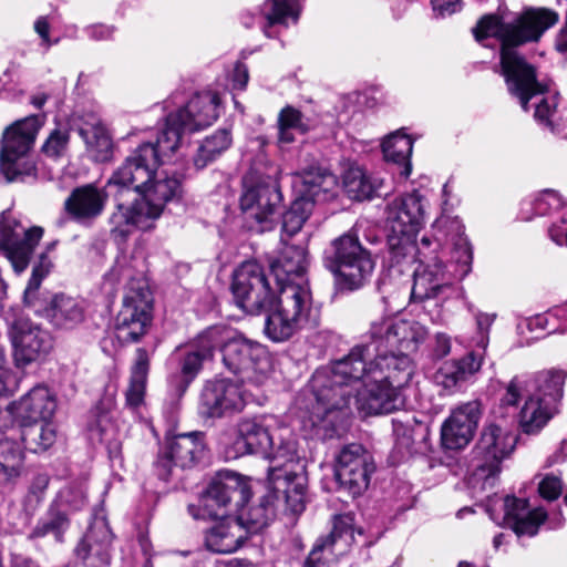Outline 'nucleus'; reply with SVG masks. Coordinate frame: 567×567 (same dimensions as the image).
Returning a JSON list of instances; mask_svg holds the SVG:
<instances>
[{"instance_id":"a18cd8bd","label":"nucleus","mask_w":567,"mask_h":567,"mask_svg":"<svg viewBox=\"0 0 567 567\" xmlns=\"http://www.w3.org/2000/svg\"><path fill=\"white\" fill-rule=\"evenodd\" d=\"M234 330L225 324L210 326L200 331L192 341L196 348L209 360L216 349H220L231 338Z\"/></svg>"},{"instance_id":"aec40b11","label":"nucleus","mask_w":567,"mask_h":567,"mask_svg":"<svg viewBox=\"0 0 567 567\" xmlns=\"http://www.w3.org/2000/svg\"><path fill=\"white\" fill-rule=\"evenodd\" d=\"M112 532L104 519H95L74 549L84 567H106L111 563Z\"/></svg>"},{"instance_id":"7ed1b4c3","label":"nucleus","mask_w":567,"mask_h":567,"mask_svg":"<svg viewBox=\"0 0 567 567\" xmlns=\"http://www.w3.org/2000/svg\"><path fill=\"white\" fill-rule=\"evenodd\" d=\"M558 19V13L551 9L528 7L509 21H503L496 14H486L473 28V34L478 42L489 37L499 40L502 74L509 93L518 99L524 111L529 110V103L533 101L535 120L551 131L558 96L550 94L546 85L537 80L534 65L515 48L539 41Z\"/></svg>"},{"instance_id":"c85d7f7f","label":"nucleus","mask_w":567,"mask_h":567,"mask_svg":"<svg viewBox=\"0 0 567 567\" xmlns=\"http://www.w3.org/2000/svg\"><path fill=\"white\" fill-rule=\"evenodd\" d=\"M55 408V400L49 389L42 385L34 386L14 403L16 414L23 426L49 421Z\"/></svg>"},{"instance_id":"473e14b6","label":"nucleus","mask_w":567,"mask_h":567,"mask_svg":"<svg viewBox=\"0 0 567 567\" xmlns=\"http://www.w3.org/2000/svg\"><path fill=\"white\" fill-rule=\"evenodd\" d=\"M295 186L299 192L298 197L311 199L315 202L324 200L328 194L337 186V179L328 169L321 167H311L297 176Z\"/></svg>"},{"instance_id":"423d86ee","label":"nucleus","mask_w":567,"mask_h":567,"mask_svg":"<svg viewBox=\"0 0 567 567\" xmlns=\"http://www.w3.org/2000/svg\"><path fill=\"white\" fill-rule=\"evenodd\" d=\"M110 278L127 281L122 308L115 319L117 339L122 342H136L146 333L152 321V293L145 280L134 278L125 258L116 261Z\"/></svg>"},{"instance_id":"338daca9","label":"nucleus","mask_w":567,"mask_h":567,"mask_svg":"<svg viewBox=\"0 0 567 567\" xmlns=\"http://www.w3.org/2000/svg\"><path fill=\"white\" fill-rule=\"evenodd\" d=\"M89 37L93 40H109L114 33V28L105 24H94L86 29Z\"/></svg>"},{"instance_id":"f8f14e48","label":"nucleus","mask_w":567,"mask_h":567,"mask_svg":"<svg viewBox=\"0 0 567 567\" xmlns=\"http://www.w3.org/2000/svg\"><path fill=\"white\" fill-rule=\"evenodd\" d=\"M515 445L516 435L509 429L495 422L487 423L472 451L475 468L486 476L495 475Z\"/></svg>"},{"instance_id":"4d7b16f0","label":"nucleus","mask_w":567,"mask_h":567,"mask_svg":"<svg viewBox=\"0 0 567 567\" xmlns=\"http://www.w3.org/2000/svg\"><path fill=\"white\" fill-rule=\"evenodd\" d=\"M85 503L86 495L83 484L71 483L60 489L52 504L68 513V511L81 509Z\"/></svg>"},{"instance_id":"393cba45","label":"nucleus","mask_w":567,"mask_h":567,"mask_svg":"<svg viewBox=\"0 0 567 567\" xmlns=\"http://www.w3.org/2000/svg\"><path fill=\"white\" fill-rule=\"evenodd\" d=\"M546 518L547 513L544 508L528 511L526 499L514 496H506L504 499V519L518 537L535 536Z\"/></svg>"},{"instance_id":"a211bd4d","label":"nucleus","mask_w":567,"mask_h":567,"mask_svg":"<svg viewBox=\"0 0 567 567\" xmlns=\"http://www.w3.org/2000/svg\"><path fill=\"white\" fill-rule=\"evenodd\" d=\"M353 539V517L350 514L336 516L330 534L316 542L302 567H328L349 549Z\"/></svg>"},{"instance_id":"e2e57ef3","label":"nucleus","mask_w":567,"mask_h":567,"mask_svg":"<svg viewBox=\"0 0 567 567\" xmlns=\"http://www.w3.org/2000/svg\"><path fill=\"white\" fill-rule=\"evenodd\" d=\"M48 272L49 270L42 264L33 268L31 278L29 279L28 286L23 295V300L25 305H33L35 292L38 291L42 279L47 276Z\"/></svg>"},{"instance_id":"a878e982","label":"nucleus","mask_w":567,"mask_h":567,"mask_svg":"<svg viewBox=\"0 0 567 567\" xmlns=\"http://www.w3.org/2000/svg\"><path fill=\"white\" fill-rule=\"evenodd\" d=\"M272 427L260 417H245L236 425L237 436L233 445V457L246 454H258L267 451L269 432Z\"/></svg>"},{"instance_id":"72a5a7b5","label":"nucleus","mask_w":567,"mask_h":567,"mask_svg":"<svg viewBox=\"0 0 567 567\" xmlns=\"http://www.w3.org/2000/svg\"><path fill=\"white\" fill-rule=\"evenodd\" d=\"M79 134L83 138L86 151L95 162H106L112 155V138L95 116H90L79 127Z\"/></svg>"},{"instance_id":"412c9836","label":"nucleus","mask_w":567,"mask_h":567,"mask_svg":"<svg viewBox=\"0 0 567 567\" xmlns=\"http://www.w3.org/2000/svg\"><path fill=\"white\" fill-rule=\"evenodd\" d=\"M183 193L182 181L167 174H154L152 181L138 193L142 209H145L151 219L158 218L168 202L177 200Z\"/></svg>"},{"instance_id":"0eeeda50","label":"nucleus","mask_w":567,"mask_h":567,"mask_svg":"<svg viewBox=\"0 0 567 567\" xmlns=\"http://www.w3.org/2000/svg\"><path fill=\"white\" fill-rule=\"evenodd\" d=\"M324 262L334 277L336 286L342 291L362 288L370 280L375 267L371 251L362 246L353 230L331 241Z\"/></svg>"},{"instance_id":"39448f33","label":"nucleus","mask_w":567,"mask_h":567,"mask_svg":"<svg viewBox=\"0 0 567 567\" xmlns=\"http://www.w3.org/2000/svg\"><path fill=\"white\" fill-rule=\"evenodd\" d=\"M278 287L277 298L275 299L272 295L271 306L266 310L265 333L270 340L282 342L307 326L312 296L307 278L278 285Z\"/></svg>"},{"instance_id":"cd10ccee","label":"nucleus","mask_w":567,"mask_h":567,"mask_svg":"<svg viewBox=\"0 0 567 567\" xmlns=\"http://www.w3.org/2000/svg\"><path fill=\"white\" fill-rule=\"evenodd\" d=\"M219 96L214 92H203L189 100L176 113H183L179 122L187 132H195L212 125L219 116Z\"/></svg>"},{"instance_id":"13d9d810","label":"nucleus","mask_w":567,"mask_h":567,"mask_svg":"<svg viewBox=\"0 0 567 567\" xmlns=\"http://www.w3.org/2000/svg\"><path fill=\"white\" fill-rule=\"evenodd\" d=\"M69 142V132L66 130L55 128L50 133L42 145V152L49 157L59 158L66 153Z\"/></svg>"},{"instance_id":"6ab92c4d","label":"nucleus","mask_w":567,"mask_h":567,"mask_svg":"<svg viewBox=\"0 0 567 567\" xmlns=\"http://www.w3.org/2000/svg\"><path fill=\"white\" fill-rule=\"evenodd\" d=\"M157 168L156 153L151 142L143 143L114 172L110 183L132 187L138 194L152 181Z\"/></svg>"},{"instance_id":"bf43d9fd","label":"nucleus","mask_w":567,"mask_h":567,"mask_svg":"<svg viewBox=\"0 0 567 567\" xmlns=\"http://www.w3.org/2000/svg\"><path fill=\"white\" fill-rule=\"evenodd\" d=\"M223 507L215 502L214 498L210 497L206 492L200 496L198 504L188 505V513L195 519H206L214 518L220 515V509Z\"/></svg>"},{"instance_id":"5701e85b","label":"nucleus","mask_w":567,"mask_h":567,"mask_svg":"<svg viewBox=\"0 0 567 567\" xmlns=\"http://www.w3.org/2000/svg\"><path fill=\"white\" fill-rule=\"evenodd\" d=\"M486 346L487 339L483 336L478 343L480 351H472L461 360L445 361L435 372L434 382L445 390L461 386L481 369Z\"/></svg>"},{"instance_id":"58836bf2","label":"nucleus","mask_w":567,"mask_h":567,"mask_svg":"<svg viewBox=\"0 0 567 567\" xmlns=\"http://www.w3.org/2000/svg\"><path fill=\"white\" fill-rule=\"evenodd\" d=\"M152 220L138 199L131 206L118 204L110 216L111 233L121 237L127 236L133 228H147Z\"/></svg>"},{"instance_id":"4be33fe9","label":"nucleus","mask_w":567,"mask_h":567,"mask_svg":"<svg viewBox=\"0 0 567 567\" xmlns=\"http://www.w3.org/2000/svg\"><path fill=\"white\" fill-rule=\"evenodd\" d=\"M109 195L104 188L86 184L74 188L64 202L66 213L79 223H89L104 210Z\"/></svg>"},{"instance_id":"ea45409f","label":"nucleus","mask_w":567,"mask_h":567,"mask_svg":"<svg viewBox=\"0 0 567 567\" xmlns=\"http://www.w3.org/2000/svg\"><path fill=\"white\" fill-rule=\"evenodd\" d=\"M181 117H183V113H171L166 117L165 128L158 135L156 143H151L156 153L157 167L171 161L179 146L182 133L187 132L179 122Z\"/></svg>"},{"instance_id":"2eb2a0df","label":"nucleus","mask_w":567,"mask_h":567,"mask_svg":"<svg viewBox=\"0 0 567 567\" xmlns=\"http://www.w3.org/2000/svg\"><path fill=\"white\" fill-rule=\"evenodd\" d=\"M282 195L275 179L269 178L247 187L240 197L246 220L258 225V230L270 228L280 212Z\"/></svg>"},{"instance_id":"0e129e2a","label":"nucleus","mask_w":567,"mask_h":567,"mask_svg":"<svg viewBox=\"0 0 567 567\" xmlns=\"http://www.w3.org/2000/svg\"><path fill=\"white\" fill-rule=\"evenodd\" d=\"M154 466L156 474L161 480L166 481L169 477L172 468L175 466V464L173 457L167 455L166 446H164V449L159 452Z\"/></svg>"},{"instance_id":"69168bd1","label":"nucleus","mask_w":567,"mask_h":567,"mask_svg":"<svg viewBox=\"0 0 567 567\" xmlns=\"http://www.w3.org/2000/svg\"><path fill=\"white\" fill-rule=\"evenodd\" d=\"M248 79L249 75L247 66L241 62H237L231 76L233 87L236 90H244L248 83Z\"/></svg>"},{"instance_id":"79ce46f5","label":"nucleus","mask_w":567,"mask_h":567,"mask_svg":"<svg viewBox=\"0 0 567 567\" xmlns=\"http://www.w3.org/2000/svg\"><path fill=\"white\" fill-rule=\"evenodd\" d=\"M412 148V140L400 131L388 136L382 143V151L385 161L402 165L403 167L400 175L405 178L411 174L410 157Z\"/></svg>"},{"instance_id":"f704fd0d","label":"nucleus","mask_w":567,"mask_h":567,"mask_svg":"<svg viewBox=\"0 0 567 567\" xmlns=\"http://www.w3.org/2000/svg\"><path fill=\"white\" fill-rule=\"evenodd\" d=\"M167 455L173 457L175 466L189 468L204 453L202 433L192 432L175 435L166 441Z\"/></svg>"},{"instance_id":"20e7f679","label":"nucleus","mask_w":567,"mask_h":567,"mask_svg":"<svg viewBox=\"0 0 567 567\" xmlns=\"http://www.w3.org/2000/svg\"><path fill=\"white\" fill-rule=\"evenodd\" d=\"M268 445L267 451L260 453L272 464L268 468V482L275 491L284 492L285 502L293 513L303 512L306 476L295 471L299 460L295 434L288 426H275L269 432Z\"/></svg>"},{"instance_id":"774afa93","label":"nucleus","mask_w":567,"mask_h":567,"mask_svg":"<svg viewBox=\"0 0 567 567\" xmlns=\"http://www.w3.org/2000/svg\"><path fill=\"white\" fill-rule=\"evenodd\" d=\"M434 353L437 358H444L451 352V338L445 333H436Z\"/></svg>"},{"instance_id":"7c9ffc66","label":"nucleus","mask_w":567,"mask_h":567,"mask_svg":"<svg viewBox=\"0 0 567 567\" xmlns=\"http://www.w3.org/2000/svg\"><path fill=\"white\" fill-rule=\"evenodd\" d=\"M206 493L221 507H225L233 499H236L237 503H245L251 494L247 480L230 471L220 472L212 481Z\"/></svg>"},{"instance_id":"e433bc0d","label":"nucleus","mask_w":567,"mask_h":567,"mask_svg":"<svg viewBox=\"0 0 567 567\" xmlns=\"http://www.w3.org/2000/svg\"><path fill=\"white\" fill-rule=\"evenodd\" d=\"M523 395H526V401L519 412V426L526 434H536L554 416L557 408L537 395L530 393H523Z\"/></svg>"},{"instance_id":"8fccbe9b","label":"nucleus","mask_w":567,"mask_h":567,"mask_svg":"<svg viewBox=\"0 0 567 567\" xmlns=\"http://www.w3.org/2000/svg\"><path fill=\"white\" fill-rule=\"evenodd\" d=\"M278 143L280 145L290 144L295 141L293 131L301 134L308 131L303 114L293 106L284 107L278 115Z\"/></svg>"},{"instance_id":"a19ab883","label":"nucleus","mask_w":567,"mask_h":567,"mask_svg":"<svg viewBox=\"0 0 567 567\" xmlns=\"http://www.w3.org/2000/svg\"><path fill=\"white\" fill-rule=\"evenodd\" d=\"M51 321L61 328H72L84 319L83 302L65 295H58L49 309Z\"/></svg>"},{"instance_id":"c9c22d12","label":"nucleus","mask_w":567,"mask_h":567,"mask_svg":"<svg viewBox=\"0 0 567 567\" xmlns=\"http://www.w3.org/2000/svg\"><path fill=\"white\" fill-rule=\"evenodd\" d=\"M24 471V452L10 439L0 440V488H12Z\"/></svg>"},{"instance_id":"6e6552de","label":"nucleus","mask_w":567,"mask_h":567,"mask_svg":"<svg viewBox=\"0 0 567 567\" xmlns=\"http://www.w3.org/2000/svg\"><path fill=\"white\" fill-rule=\"evenodd\" d=\"M223 363L243 382L256 385L264 383L271 370L266 348L256 341L236 334L235 331L223 347Z\"/></svg>"},{"instance_id":"603ef678","label":"nucleus","mask_w":567,"mask_h":567,"mask_svg":"<svg viewBox=\"0 0 567 567\" xmlns=\"http://www.w3.org/2000/svg\"><path fill=\"white\" fill-rule=\"evenodd\" d=\"M396 446L410 451L417 435H423L425 426L415 416L405 414L392 420Z\"/></svg>"},{"instance_id":"6e6d98bb","label":"nucleus","mask_w":567,"mask_h":567,"mask_svg":"<svg viewBox=\"0 0 567 567\" xmlns=\"http://www.w3.org/2000/svg\"><path fill=\"white\" fill-rule=\"evenodd\" d=\"M50 484V476L47 473H35L29 482L28 491L23 497L22 505L25 512L34 513L42 504Z\"/></svg>"},{"instance_id":"c756f323","label":"nucleus","mask_w":567,"mask_h":567,"mask_svg":"<svg viewBox=\"0 0 567 567\" xmlns=\"http://www.w3.org/2000/svg\"><path fill=\"white\" fill-rule=\"evenodd\" d=\"M280 503H282L288 511L295 514L286 504L284 492L275 491L272 485L268 482V492L260 498L259 503L250 506L246 511H241L240 515L235 518L245 527L247 536L249 534H256L265 528L275 517Z\"/></svg>"},{"instance_id":"052dcab7","label":"nucleus","mask_w":567,"mask_h":567,"mask_svg":"<svg viewBox=\"0 0 567 567\" xmlns=\"http://www.w3.org/2000/svg\"><path fill=\"white\" fill-rule=\"evenodd\" d=\"M561 205L558 193L551 189L543 190L534 200V209L537 215H546Z\"/></svg>"},{"instance_id":"680f3d73","label":"nucleus","mask_w":567,"mask_h":567,"mask_svg":"<svg viewBox=\"0 0 567 567\" xmlns=\"http://www.w3.org/2000/svg\"><path fill=\"white\" fill-rule=\"evenodd\" d=\"M539 495L547 501L557 499L563 492V483L559 477L548 474L538 484Z\"/></svg>"},{"instance_id":"864d4df0","label":"nucleus","mask_w":567,"mask_h":567,"mask_svg":"<svg viewBox=\"0 0 567 567\" xmlns=\"http://www.w3.org/2000/svg\"><path fill=\"white\" fill-rule=\"evenodd\" d=\"M312 209L311 199L297 197L282 216V231L290 237L297 234L311 215Z\"/></svg>"},{"instance_id":"9d476101","label":"nucleus","mask_w":567,"mask_h":567,"mask_svg":"<svg viewBox=\"0 0 567 567\" xmlns=\"http://www.w3.org/2000/svg\"><path fill=\"white\" fill-rule=\"evenodd\" d=\"M231 291L236 305L248 313L266 311L272 302L266 272L256 261H245L234 271Z\"/></svg>"},{"instance_id":"ddd939ff","label":"nucleus","mask_w":567,"mask_h":567,"mask_svg":"<svg viewBox=\"0 0 567 567\" xmlns=\"http://www.w3.org/2000/svg\"><path fill=\"white\" fill-rule=\"evenodd\" d=\"M6 320L10 328L9 333L18 365H27L51 350L50 333L32 323L28 318L9 311L6 313Z\"/></svg>"},{"instance_id":"49530a36","label":"nucleus","mask_w":567,"mask_h":567,"mask_svg":"<svg viewBox=\"0 0 567 567\" xmlns=\"http://www.w3.org/2000/svg\"><path fill=\"white\" fill-rule=\"evenodd\" d=\"M300 10V0H268L265 4V18L267 24L264 28V33L268 38H272L270 28L275 24H286L288 18L293 21L298 20Z\"/></svg>"},{"instance_id":"dca6fc26","label":"nucleus","mask_w":567,"mask_h":567,"mask_svg":"<svg viewBox=\"0 0 567 567\" xmlns=\"http://www.w3.org/2000/svg\"><path fill=\"white\" fill-rule=\"evenodd\" d=\"M246 404L240 385L228 379L207 381L200 392L198 412L205 419L239 413Z\"/></svg>"},{"instance_id":"1a4fd4ad","label":"nucleus","mask_w":567,"mask_h":567,"mask_svg":"<svg viewBox=\"0 0 567 567\" xmlns=\"http://www.w3.org/2000/svg\"><path fill=\"white\" fill-rule=\"evenodd\" d=\"M374 471L373 456L362 444H347L336 455V481L340 489L353 498L367 491Z\"/></svg>"},{"instance_id":"4468645a","label":"nucleus","mask_w":567,"mask_h":567,"mask_svg":"<svg viewBox=\"0 0 567 567\" xmlns=\"http://www.w3.org/2000/svg\"><path fill=\"white\" fill-rule=\"evenodd\" d=\"M564 381V372L554 370L542 371L533 377L516 375L506 385L501 402L507 406H516L523 393H530L557 408L563 396Z\"/></svg>"},{"instance_id":"f03ea898","label":"nucleus","mask_w":567,"mask_h":567,"mask_svg":"<svg viewBox=\"0 0 567 567\" xmlns=\"http://www.w3.org/2000/svg\"><path fill=\"white\" fill-rule=\"evenodd\" d=\"M423 200L414 190L394 198L385 209L390 262L400 272L412 270L411 299L415 302L440 297L455 279H463L472 265V249L457 217L442 216L435 221V227L453 243L450 264H443L440 257L441 238L424 235L415 244L414 238L424 221Z\"/></svg>"},{"instance_id":"b1692460","label":"nucleus","mask_w":567,"mask_h":567,"mask_svg":"<svg viewBox=\"0 0 567 567\" xmlns=\"http://www.w3.org/2000/svg\"><path fill=\"white\" fill-rule=\"evenodd\" d=\"M43 116L31 115L8 127L3 134L0 157L11 159L27 156L43 124Z\"/></svg>"},{"instance_id":"9b49d317","label":"nucleus","mask_w":567,"mask_h":567,"mask_svg":"<svg viewBox=\"0 0 567 567\" xmlns=\"http://www.w3.org/2000/svg\"><path fill=\"white\" fill-rule=\"evenodd\" d=\"M43 228L33 226L28 229L10 213H3L0 220V250L12 265L17 274L24 271L35 247L43 236Z\"/></svg>"},{"instance_id":"de8ad7c7","label":"nucleus","mask_w":567,"mask_h":567,"mask_svg":"<svg viewBox=\"0 0 567 567\" xmlns=\"http://www.w3.org/2000/svg\"><path fill=\"white\" fill-rule=\"evenodd\" d=\"M174 357L178 361L183 391L200 371L204 361L208 360L190 341L176 349Z\"/></svg>"},{"instance_id":"bb28decb","label":"nucleus","mask_w":567,"mask_h":567,"mask_svg":"<svg viewBox=\"0 0 567 567\" xmlns=\"http://www.w3.org/2000/svg\"><path fill=\"white\" fill-rule=\"evenodd\" d=\"M247 539V530L235 517L216 522L205 532V547L215 554H230Z\"/></svg>"},{"instance_id":"37998d69","label":"nucleus","mask_w":567,"mask_h":567,"mask_svg":"<svg viewBox=\"0 0 567 567\" xmlns=\"http://www.w3.org/2000/svg\"><path fill=\"white\" fill-rule=\"evenodd\" d=\"M68 513L51 504L47 514L41 517L29 534L30 539L43 538L53 535L58 543L63 542V535L69 528Z\"/></svg>"},{"instance_id":"f3484780","label":"nucleus","mask_w":567,"mask_h":567,"mask_svg":"<svg viewBox=\"0 0 567 567\" xmlns=\"http://www.w3.org/2000/svg\"><path fill=\"white\" fill-rule=\"evenodd\" d=\"M483 414L480 400L455 406L441 426L442 445L447 450H462L473 440Z\"/></svg>"},{"instance_id":"4c0bfd02","label":"nucleus","mask_w":567,"mask_h":567,"mask_svg":"<svg viewBox=\"0 0 567 567\" xmlns=\"http://www.w3.org/2000/svg\"><path fill=\"white\" fill-rule=\"evenodd\" d=\"M150 370V354L144 348H138L135 361L131 368V377L125 392L126 405L133 411L144 405L147 374Z\"/></svg>"},{"instance_id":"c03bdc74","label":"nucleus","mask_w":567,"mask_h":567,"mask_svg":"<svg viewBox=\"0 0 567 567\" xmlns=\"http://www.w3.org/2000/svg\"><path fill=\"white\" fill-rule=\"evenodd\" d=\"M231 144V135L227 130L216 131L206 137L199 145L196 155L193 158L196 169L205 168L210 162L215 161Z\"/></svg>"},{"instance_id":"09e8293b","label":"nucleus","mask_w":567,"mask_h":567,"mask_svg":"<svg viewBox=\"0 0 567 567\" xmlns=\"http://www.w3.org/2000/svg\"><path fill=\"white\" fill-rule=\"evenodd\" d=\"M23 426L22 439L34 453L45 452L56 441V427L49 421Z\"/></svg>"},{"instance_id":"3c124183","label":"nucleus","mask_w":567,"mask_h":567,"mask_svg":"<svg viewBox=\"0 0 567 567\" xmlns=\"http://www.w3.org/2000/svg\"><path fill=\"white\" fill-rule=\"evenodd\" d=\"M343 187L349 196L355 200L370 198L374 193V185L367 176L364 169L358 165H350L343 173Z\"/></svg>"},{"instance_id":"2f4dec72","label":"nucleus","mask_w":567,"mask_h":567,"mask_svg":"<svg viewBox=\"0 0 567 567\" xmlns=\"http://www.w3.org/2000/svg\"><path fill=\"white\" fill-rule=\"evenodd\" d=\"M308 265V252L303 247L287 246L280 257L270 264V270L277 285H285L289 281H299L300 278H307Z\"/></svg>"},{"instance_id":"f257e3e1","label":"nucleus","mask_w":567,"mask_h":567,"mask_svg":"<svg viewBox=\"0 0 567 567\" xmlns=\"http://www.w3.org/2000/svg\"><path fill=\"white\" fill-rule=\"evenodd\" d=\"M368 336L369 342L353 347L330 369L317 370L296 398L300 416L312 426L347 409L352 395L364 415L388 414L404 405L402 388L413 374L410 354L424 341V328L382 317L371 322Z\"/></svg>"},{"instance_id":"5fc2aeb1","label":"nucleus","mask_w":567,"mask_h":567,"mask_svg":"<svg viewBox=\"0 0 567 567\" xmlns=\"http://www.w3.org/2000/svg\"><path fill=\"white\" fill-rule=\"evenodd\" d=\"M0 171L9 183L25 182L28 178L37 176L35 164L27 156L11 159L0 157Z\"/></svg>"}]
</instances>
